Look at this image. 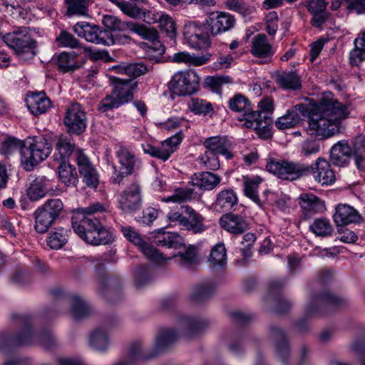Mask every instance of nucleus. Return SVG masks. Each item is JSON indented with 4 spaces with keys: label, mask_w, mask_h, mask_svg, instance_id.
Returning <instances> with one entry per match:
<instances>
[{
    "label": "nucleus",
    "mask_w": 365,
    "mask_h": 365,
    "mask_svg": "<svg viewBox=\"0 0 365 365\" xmlns=\"http://www.w3.org/2000/svg\"><path fill=\"white\" fill-rule=\"evenodd\" d=\"M348 106L329 96H324L308 121V133L319 139L340 134L345 130L344 121L349 117Z\"/></svg>",
    "instance_id": "nucleus-1"
},
{
    "label": "nucleus",
    "mask_w": 365,
    "mask_h": 365,
    "mask_svg": "<svg viewBox=\"0 0 365 365\" xmlns=\"http://www.w3.org/2000/svg\"><path fill=\"white\" fill-rule=\"evenodd\" d=\"M117 73L125 75L130 78H137L148 72V67L143 63H134L118 65L113 68ZM109 81L113 86L111 93L104 97L98 105V110L103 113H108L114 108L131 101L133 97V91L136 88L138 83L132 78L109 76Z\"/></svg>",
    "instance_id": "nucleus-2"
},
{
    "label": "nucleus",
    "mask_w": 365,
    "mask_h": 365,
    "mask_svg": "<svg viewBox=\"0 0 365 365\" xmlns=\"http://www.w3.org/2000/svg\"><path fill=\"white\" fill-rule=\"evenodd\" d=\"M11 317L21 327V331L16 335L8 331L0 334V351H6L16 346L33 344H38L50 350L58 345L57 340L51 331L34 333L31 328L29 317L14 313Z\"/></svg>",
    "instance_id": "nucleus-3"
},
{
    "label": "nucleus",
    "mask_w": 365,
    "mask_h": 365,
    "mask_svg": "<svg viewBox=\"0 0 365 365\" xmlns=\"http://www.w3.org/2000/svg\"><path fill=\"white\" fill-rule=\"evenodd\" d=\"M56 148L58 154L54 155L55 160L58 162L66 160L71 155H73L83 182L89 187L96 188L98 187L99 176L96 168L81 149L75 148L74 144L71 143L69 137L60 135L57 140Z\"/></svg>",
    "instance_id": "nucleus-4"
},
{
    "label": "nucleus",
    "mask_w": 365,
    "mask_h": 365,
    "mask_svg": "<svg viewBox=\"0 0 365 365\" xmlns=\"http://www.w3.org/2000/svg\"><path fill=\"white\" fill-rule=\"evenodd\" d=\"M102 24L110 33L131 31L143 38L149 40L150 44L148 46L147 55L151 60L158 61L165 51V46L158 40V32L153 28L133 21H123L113 15L103 16Z\"/></svg>",
    "instance_id": "nucleus-5"
},
{
    "label": "nucleus",
    "mask_w": 365,
    "mask_h": 365,
    "mask_svg": "<svg viewBox=\"0 0 365 365\" xmlns=\"http://www.w3.org/2000/svg\"><path fill=\"white\" fill-rule=\"evenodd\" d=\"M71 224L74 232L88 244L107 245L113 240L112 233L96 217L73 214Z\"/></svg>",
    "instance_id": "nucleus-6"
},
{
    "label": "nucleus",
    "mask_w": 365,
    "mask_h": 365,
    "mask_svg": "<svg viewBox=\"0 0 365 365\" xmlns=\"http://www.w3.org/2000/svg\"><path fill=\"white\" fill-rule=\"evenodd\" d=\"M3 40L21 59H32L36 54L37 42L31 37L29 27L16 28L6 34Z\"/></svg>",
    "instance_id": "nucleus-7"
},
{
    "label": "nucleus",
    "mask_w": 365,
    "mask_h": 365,
    "mask_svg": "<svg viewBox=\"0 0 365 365\" xmlns=\"http://www.w3.org/2000/svg\"><path fill=\"white\" fill-rule=\"evenodd\" d=\"M51 152V145L43 137L29 138L21 148V163L26 170H31L34 166L44 160Z\"/></svg>",
    "instance_id": "nucleus-8"
},
{
    "label": "nucleus",
    "mask_w": 365,
    "mask_h": 365,
    "mask_svg": "<svg viewBox=\"0 0 365 365\" xmlns=\"http://www.w3.org/2000/svg\"><path fill=\"white\" fill-rule=\"evenodd\" d=\"M203 145L207 150L200 157V160L210 170H215L220 167L217 155H224L227 159L233 157L232 144L225 136L208 138L204 141Z\"/></svg>",
    "instance_id": "nucleus-9"
},
{
    "label": "nucleus",
    "mask_w": 365,
    "mask_h": 365,
    "mask_svg": "<svg viewBox=\"0 0 365 365\" xmlns=\"http://www.w3.org/2000/svg\"><path fill=\"white\" fill-rule=\"evenodd\" d=\"M346 303L345 298L326 290L319 295H313L310 297L304 313L307 317H318L339 308Z\"/></svg>",
    "instance_id": "nucleus-10"
},
{
    "label": "nucleus",
    "mask_w": 365,
    "mask_h": 365,
    "mask_svg": "<svg viewBox=\"0 0 365 365\" xmlns=\"http://www.w3.org/2000/svg\"><path fill=\"white\" fill-rule=\"evenodd\" d=\"M266 168L278 178L289 181L307 176L312 171V168L307 164L285 160H271L267 163Z\"/></svg>",
    "instance_id": "nucleus-11"
},
{
    "label": "nucleus",
    "mask_w": 365,
    "mask_h": 365,
    "mask_svg": "<svg viewBox=\"0 0 365 365\" xmlns=\"http://www.w3.org/2000/svg\"><path fill=\"white\" fill-rule=\"evenodd\" d=\"M184 38L187 43L194 48L205 49L210 45V28L206 24L197 21L185 23L183 29Z\"/></svg>",
    "instance_id": "nucleus-12"
},
{
    "label": "nucleus",
    "mask_w": 365,
    "mask_h": 365,
    "mask_svg": "<svg viewBox=\"0 0 365 365\" xmlns=\"http://www.w3.org/2000/svg\"><path fill=\"white\" fill-rule=\"evenodd\" d=\"M120 163L118 169L113 167L112 181L114 184H123V179L134 173L139 168L140 161L128 148L120 147L116 151Z\"/></svg>",
    "instance_id": "nucleus-13"
},
{
    "label": "nucleus",
    "mask_w": 365,
    "mask_h": 365,
    "mask_svg": "<svg viewBox=\"0 0 365 365\" xmlns=\"http://www.w3.org/2000/svg\"><path fill=\"white\" fill-rule=\"evenodd\" d=\"M200 77L194 70L176 73L169 82L170 89L176 95L187 96L198 90Z\"/></svg>",
    "instance_id": "nucleus-14"
},
{
    "label": "nucleus",
    "mask_w": 365,
    "mask_h": 365,
    "mask_svg": "<svg viewBox=\"0 0 365 365\" xmlns=\"http://www.w3.org/2000/svg\"><path fill=\"white\" fill-rule=\"evenodd\" d=\"M63 123L68 133L79 135L87 128V114L78 103H73L66 109Z\"/></svg>",
    "instance_id": "nucleus-15"
},
{
    "label": "nucleus",
    "mask_w": 365,
    "mask_h": 365,
    "mask_svg": "<svg viewBox=\"0 0 365 365\" xmlns=\"http://www.w3.org/2000/svg\"><path fill=\"white\" fill-rule=\"evenodd\" d=\"M73 31L78 36L83 37L91 43L107 46L114 43L111 34L97 25L86 22L77 23L73 26Z\"/></svg>",
    "instance_id": "nucleus-16"
},
{
    "label": "nucleus",
    "mask_w": 365,
    "mask_h": 365,
    "mask_svg": "<svg viewBox=\"0 0 365 365\" xmlns=\"http://www.w3.org/2000/svg\"><path fill=\"white\" fill-rule=\"evenodd\" d=\"M142 207L141 187L133 182L121 192L118 197V207L125 214L133 215Z\"/></svg>",
    "instance_id": "nucleus-17"
},
{
    "label": "nucleus",
    "mask_w": 365,
    "mask_h": 365,
    "mask_svg": "<svg viewBox=\"0 0 365 365\" xmlns=\"http://www.w3.org/2000/svg\"><path fill=\"white\" fill-rule=\"evenodd\" d=\"M212 36H217L232 29L235 25L234 16L223 11H212L205 19Z\"/></svg>",
    "instance_id": "nucleus-18"
},
{
    "label": "nucleus",
    "mask_w": 365,
    "mask_h": 365,
    "mask_svg": "<svg viewBox=\"0 0 365 365\" xmlns=\"http://www.w3.org/2000/svg\"><path fill=\"white\" fill-rule=\"evenodd\" d=\"M121 232L123 235L132 243L139 247L141 252L150 260L156 262H163L165 258L163 255L155 249L153 245L145 242L140 235L130 226L121 227Z\"/></svg>",
    "instance_id": "nucleus-19"
},
{
    "label": "nucleus",
    "mask_w": 365,
    "mask_h": 365,
    "mask_svg": "<svg viewBox=\"0 0 365 365\" xmlns=\"http://www.w3.org/2000/svg\"><path fill=\"white\" fill-rule=\"evenodd\" d=\"M51 294L55 299H62L64 302L71 303L72 316L76 319L88 317L91 312L88 304L77 295L66 294L61 289H53Z\"/></svg>",
    "instance_id": "nucleus-20"
},
{
    "label": "nucleus",
    "mask_w": 365,
    "mask_h": 365,
    "mask_svg": "<svg viewBox=\"0 0 365 365\" xmlns=\"http://www.w3.org/2000/svg\"><path fill=\"white\" fill-rule=\"evenodd\" d=\"M269 339L274 344L277 355L282 363L288 365L290 349L284 331L277 325H271L269 329Z\"/></svg>",
    "instance_id": "nucleus-21"
},
{
    "label": "nucleus",
    "mask_w": 365,
    "mask_h": 365,
    "mask_svg": "<svg viewBox=\"0 0 365 365\" xmlns=\"http://www.w3.org/2000/svg\"><path fill=\"white\" fill-rule=\"evenodd\" d=\"M118 324L115 317H111L105 320L103 327H100L91 331L88 339L89 346L98 351H106L109 344V337L106 329H111Z\"/></svg>",
    "instance_id": "nucleus-22"
},
{
    "label": "nucleus",
    "mask_w": 365,
    "mask_h": 365,
    "mask_svg": "<svg viewBox=\"0 0 365 365\" xmlns=\"http://www.w3.org/2000/svg\"><path fill=\"white\" fill-rule=\"evenodd\" d=\"M272 116H268L266 113L263 115L260 113L250 114L249 120L245 123L246 127L255 129L259 136L264 140L272 137Z\"/></svg>",
    "instance_id": "nucleus-23"
},
{
    "label": "nucleus",
    "mask_w": 365,
    "mask_h": 365,
    "mask_svg": "<svg viewBox=\"0 0 365 365\" xmlns=\"http://www.w3.org/2000/svg\"><path fill=\"white\" fill-rule=\"evenodd\" d=\"M220 226L232 235H241L249 229V224L245 217L228 212L219 220Z\"/></svg>",
    "instance_id": "nucleus-24"
},
{
    "label": "nucleus",
    "mask_w": 365,
    "mask_h": 365,
    "mask_svg": "<svg viewBox=\"0 0 365 365\" xmlns=\"http://www.w3.org/2000/svg\"><path fill=\"white\" fill-rule=\"evenodd\" d=\"M307 112V106L303 103L297 104L290 109H288L286 113L278 118L275 121V126L279 130H286L294 128L297 125L302 115H305Z\"/></svg>",
    "instance_id": "nucleus-25"
},
{
    "label": "nucleus",
    "mask_w": 365,
    "mask_h": 365,
    "mask_svg": "<svg viewBox=\"0 0 365 365\" xmlns=\"http://www.w3.org/2000/svg\"><path fill=\"white\" fill-rule=\"evenodd\" d=\"M182 209L185 211L183 230L193 234H201L207 230L205 217L200 213L189 205H182Z\"/></svg>",
    "instance_id": "nucleus-26"
},
{
    "label": "nucleus",
    "mask_w": 365,
    "mask_h": 365,
    "mask_svg": "<svg viewBox=\"0 0 365 365\" xmlns=\"http://www.w3.org/2000/svg\"><path fill=\"white\" fill-rule=\"evenodd\" d=\"M304 6L312 15V25L316 28H321L329 16V13L327 10V2L325 0H308Z\"/></svg>",
    "instance_id": "nucleus-27"
},
{
    "label": "nucleus",
    "mask_w": 365,
    "mask_h": 365,
    "mask_svg": "<svg viewBox=\"0 0 365 365\" xmlns=\"http://www.w3.org/2000/svg\"><path fill=\"white\" fill-rule=\"evenodd\" d=\"M208 325V321L200 318L184 316L179 320L180 332L187 338H191L198 334L207 328Z\"/></svg>",
    "instance_id": "nucleus-28"
},
{
    "label": "nucleus",
    "mask_w": 365,
    "mask_h": 365,
    "mask_svg": "<svg viewBox=\"0 0 365 365\" xmlns=\"http://www.w3.org/2000/svg\"><path fill=\"white\" fill-rule=\"evenodd\" d=\"M312 168V171L309 175H312L313 178L319 183L323 185H329L332 183L335 180L334 171L330 168L328 161L322 158H319L314 165H309Z\"/></svg>",
    "instance_id": "nucleus-29"
},
{
    "label": "nucleus",
    "mask_w": 365,
    "mask_h": 365,
    "mask_svg": "<svg viewBox=\"0 0 365 365\" xmlns=\"http://www.w3.org/2000/svg\"><path fill=\"white\" fill-rule=\"evenodd\" d=\"M361 218L362 217L353 207L346 204L338 205L333 215L334 221L337 227L358 222Z\"/></svg>",
    "instance_id": "nucleus-30"
},
{
    "label": "nucleus",
    "mask_w": 365,
    "mask_h": 365,
    "mask_svg": "<svg viewBox=\"0 0 365 365\" xmlns=\"http://www.w3.org/2000/svg\"><path fill=\"white\" fill-rule=\"evenodd\" d=\"M299 203L304 211L302 219L306 220L315 213L322 212L325 210L323 200L312 193H302L299 197Z\"/></svg>",
    "instance_id": "nucleus-31"
},
{
    "label": "nucleus",
    "mask_w": 365,
    "mask_h": 365,
    "mask_svg": "<svg viewBox=\"0 0 365 365\" xmlns=\"http://www.w3.org/2000/svg\"><path fill=\"white\" fill-rule=\"evenodd\" d=\"M237 203L238 197L235 191L232 188H225L217 194L213 207L217 212H228Z\"/></svg>",
    "instance_id": "nucleus-32"
},
{
    "label": "nucleus",
    "mask_w": 365,
    "mask_h": 365,
    "mask_svg": "<svg viewBox=\"0 0 365 365\" xmlns=\"http://www.w3.org/2000/svg\"><path fill=\"white\" fill-rule=\"evenodd\" d=\"M352 150L346 140H340L334 144L330 152V161L336 166H345L350 160Z\"/></svg>",
    "instance_id": "nucleus-33"
},
{
    "label": "nucleus",
    "mask_w": 365,
    "mask_h": 365,
    "mask_svg": "<svg viewBox=\"0 0 365 365\" xmlns=\"http://www.w3.org/2000/svg\"><path fill=\"white\" fill-rule=\"evenodd\" d=\"M51 190L50 180L46 176L36 178L26 190V195L31 201L44 197Z\"/></svg>",
    "instance_id": "nucleus-34"
},
{
    "label": "nucleus",
    "mask_w": 365,
    "mask_h": 365,
    "mask_svg": "<svg viewBox=\"0 0 365 365\" xmlns=\"http://www.w3.org/2000/svg\"><path fill=\"white\" fill-rule=\"evenodd\" d=\"M84 61V59H77V55L73 51L61 52L56 58L58 70L63 73L75 71L83 66Z\"/></svg>",
    "instance_id": "nucleus-35"
},
{
    "label": "nucleus",
    "mask_w": 365,
    "mask_h": 365,
    "mask_svg": "<svg viewBox=\"0 0 365 365\" xmlns=\"http://www.w3.org/2000/svg\"><path fill=\"white\" fill-rule=\"evenodd\" d=\"M26 102L29 110L34 115L46 113L51 107V101L44 92L32 93L26 98Z\"/></svg>",
    "instance_id": "nucleus-36"
},
{
    "label": "nucleus",
    "mask_w": 365,
    "mask_h": 365,
    "mask_svg": "<svg viewBox=\"0 0 365 365\" xmlns=\"http://www.w3.org/2000/svg\"><path fill=\"white\" fill-rule=\"evenodd\" d=\"M221 180L220 176L211 172L197 173L191 177L192 185L202 190L215 189L220 183Z\"/></svg>",
    "instance_id": "nucleus-37"
},
{
    "label": "nucleus",
    "mask_w": 365,
    "mask_h": 365,
    "mask_svg": "<svg viewBox=\"0 0 365 365\" xmlns=\"http://www.w3.org/2000/svg\"><path fill=\"white\" fill-rule=\"evenodd\" d=\"M250 52L258 58H271L273 55L272 47L267 41L266 35L260 34L252 39Z\"/></svg>",
    "instance_id": "nucleus-38"
},
{
    "label": "nucleus",
    "mask_w": 365,
    "mask_h": 365,
    "mask_svg": "<svg viewBox=\"0 0 365 365\" xmlns=\"http://www.w3.org/2000/svg\"><path fill=\"white\" fill-rule=\"evenodd\" d=\"M276 83L285 90H299L301 88L300 77L293 71H277L274 76Z\"/></svg>",
    "instance_id": "nucleus-39"
},
{
    "label": "nucleus",
    "mask_w": 365,
    "mask_h": 365,
    "mask_svg": "<svg viewBox=\"0 0 365 365\" xmlns=\"http://www.w3.org/2000/svg\"><path fill=\"white\" fill-rule=\"evenodd\" d=\"M153 242L158 246L178 248L183 243V238L178 232L158 231L153 237Z\"/></svg>",
    "instance_id": "nucleus-40"
},
{
    "label": "nucleus",
    "mask_w": 365,
    "mask_h": 365,
    "mask_svg": "<svg viewBox=\"0 0 365 365\" xmlns=\"http://www.w3.org/2000/svg\"><path fill=\"white\" fill-rule=\"evenodd\" d=\"M58 167V178L67 187H76L78 182V176L76 168L66 160L59 162Z\"/></svg>",
    "instance_id": "nucleus-41"
},
{
    "label": "nucleus",
    "mask_w": 365,
    "mask_h": 365,
    "mask_svg": "<svg viewBox=\"0 0 365 365\" xmlns=\"http://www.w3.org/2000/svg\"><path fill=\"white\" fill-rule=\"evenodd\" d=\"M211 57L210 53L200 56L190 54L187 51H181L174 53L172 61L175 63H185L189 66H200L207 63Z\"/></svg>",
    "instance_id": "nucleus-42"
},
{
    "label": "nucleus",
    "mask_w": 365,
    "mask_h": 365,
    "mask_svg": "<svg viewBox=\"0 0 365 365\" xmlns=\"http://www.w3.org/2000/svg\"><path fill=\"white\" fill-rule=\"evenodd\" d=\"M228 106L232 111L242 113L245 122L249 120V115L254 113L250 103L242 94H236L231 98Z\"/></svg>",
    "instance_id": "nucleus-43"
},
{
    "label": "nucleus",
    "mask_w": 365,
    "mask_h": 365,
    "mask_svg": "<svg viewBox=\"0 0 365 365\" xmlns=\"http://www.w3.org/2000/svg\"><path fill=\"white\" fill-rule=\"evenodd\" d=\"M216 289V284L213 281L203 282L196 285L191 295L192 300L201 303L210 299Z\"/></svg>",
    "instance_id": "nucleus-44"
},
{
    "label": "nucleus",
    "mask_w": 365,
    "mask_h": 365,
    "mask_svg": "<svg viewBox=\"0 0 365 365\" xmlns=\"http://www.w3.org/2000/svg\"><path fill=\"white\" fill-rule=\"evenodd\" d=\"M66 8V14L72 16H87L91 0H64Z\"/></svg>",
    "instance_id": "nucleus-45"
},
{
    "label": "nucleus",
    "mask_w": 365,
    "mask_h": 365,
    "mask_svg": "<svg viewBox=\"0 0 365 365\" xmlns=\"http://www.w3.org/2000/svg\"><path fill=\"white\" fill-rule=\"evenodd\" d=\"M261 182V178L257 176L252 178H244L243 182L245 195L259 206L261 205V200L258 195V188Z\"/></svg>",
    "instance_id": "nucleus-46"
},
{
    "label": "nucleus",
    "mask_w": 365,
    "mask_h": 365,
    "mask_svg": "<svg viewBox=\"0 0 365 365\" xmlns=\"http://www.w3.org/2000/svg\"><path fill=\"white\" fill-rule=\"evenodd\" d=\"M34 216L35 219L34 228L38 233L47 232L56 220L39 207L35 210Z\"/></svg>",
    "instance_id": "nucleus-47"
},
{
    "label": "nucleus",
    "mask_w": 365,
    "mask_h": 365,
    "mask_svg": "<svg viewBox=\"0 0 365 365\" xmlns=\"http://www.w3.org/2000/svg\"><path fill=\"white\" fill-rule=\"evenodd\" d=\"M178 333L172 328H161L155 339V347L163 350L177 340Z\"/></svg>",
    "instance_id": "nucleus-48"
},
{
    "label": "nucleus",
    "mask_w": 365,
    "mask_h": 365,
    "mask_svg": "<svg viewBox=\"0 0 365 365\" xmlns=\"http://www.w3.org/2000/svg\"><path fill=\"white\" fill-rule=\"evenodd\" d=\"M309 230L316 236L327 237L332 234L334 229L329 220L319 217L310 224Z\"/></svg>",
    "instance_id": "nucleus-49"
},
{
    "label": "nucleus",
    "mask_w": 365,
    "mask_h": 365,
    "mask_svg": "<svg viewBox=\"0 0 365 365\" xmlns=\"http://www.w3.org/2000/svg\"><path fill=\"white\" fill-rule=\"evenodd\" d=\"M227 259L226 249L222 243L217 244L211 250L208 262L211 267H222Z\"/></svg>",
    "instance_id": "nucleus-50"
},
{
    "label": "nucleus",
    "mask_w": 365,
    "mask_h": 365,
    "mask_svg": "<svg viewBox=\"0 0 365 365\" xmlns=\"http://www.w3.org/2000/svg\"><path fill=\"white\" fill-rule=\"evenodd\" d=\"M68 231L63 227L55 229L47 237V245L53 250L61 248L68 240Z\"/></svg>",
    "instance_id": "nucleus-51"
},
{
    "label": "nucleus",
    "mask_w": 365,
    "mask_h": 365,
    "mask_svg": "<svg viewBox=\"0 0 365 365\" xmlns=\"http://www.w3.org/2000/svg\"><path fill=\"white\" fill-rule=\"evenodd\" d=\"M174 257L180 265L185 268L190 267L197 261L196 250L193 246L185 248L183 252H180Z\"/></svg>",
    "instance_id": "nucleus-52"
},
{
    "label": "nucleus",
    "mask_w": 365,
    "mask_h": 365,
    "mask_svg": "<svg viewBox=\"0 0 365 365\" xmlns=\"http://www.w3.org/2000/svg\"><path fill=\"white\" fill-rule=\"evenodd\" d=\"M195 192L192 188H178L175 190L173 194L163 199L166 202H173L182 203L190 201L195 197Z\"/></svg>",
    "instance_id": "nucleus-53"
},
{
    "label": "nucleus",
    "mask_w": 365,
    "mask_h": 365,
    "mask_svg": "<svg viewBox=\"0 0 365 365\" xmlns=\"http://www.w3.org/2000/svg\"><path fill=\"white\" fill-rule=\"evenodd\" d=\"M232 83V79L229 76H207L205 80V86L216 93H221L222 85Z\"/></svg>",
    "instance_id": "nucleus-54"
},
{
    "label": "nucleus",
    "mask_w": 365,
    "mask_h": 365,
    "mask_svg": "<svg viewBox=\"0 0 365 365\" xmlns=\"http://www.w3.org/2000/svg\"><path fill=\"white\" fill-rule=\"evenodd\" d=\"M39 207L57 220L63 210V204L60 199L52 198L47 200Z\"/></svg>",
    "instance_id": "nucleus-55"
},
{
    "label": "nucleus",
    "mask_w": 365,
    "mask_h": 365,
    "mask_svg": "<svg viewBox=\"0 0 365 365\" xmlns=\"http://www.w3.org/2000/svg\"><path fill=\"white\" fill-rule=\"evenodd\" d=\"M134 277L138 289L149 283L152 277L150 268L146 265H139L134 271Z\"/></svg>",
    "instance_id": "nucleus-56"
},
{
    "label": "nucleus",
    "mask_w": 365,
    "mask_h": 365,
    "mask_svg": "<svg viewBox=\"0 0 365 365\" xmlns=\"http://www.w3.org/2000/svg\"><path fill=\"white\" fill-rule=\"evenodd\" d=\"M225 7L231 11L237 12L243 16L250 15L255 10L253 6H251L242 0H225Z\"/></svg>",
    "instance_id": "nucleus-57"
},
{
    "label": "nucleus",
    "mask_w": 365,
    "mask_h": 365,
    "mask_svg": "<svg viewBox=\"0 0 365 365\" xmlns=\"http://www.w3.org/2000/svg\"><path fill=\"white\" fill-rule=\"evenodd\" d=\"M108 208V206L104 204L96 202L88 207L77 209L74 211L73 214L81 213L82 215H84V217H94V215L107 212Z\"/></svg>",
    "instance_id": "nucleus-58"
},
{
    "label": "nucleus",
    "mask_w": 365,
    "mask_h": 365,
    "mask_svg": "<svg viewBox=\"0 0 365 365\" xmlns=\"http://www.w3.org/2000/svg\"><path fill=\"white\" fill-rule=\"evenodd\" d=\"M157 22L159 23V27L171 38L175 36V24L170 16L167 14H160L159 17H158Z\"/></svg>",
    "instance_id": "nucleus-59"
},
{
    "label": "nucleus",
    "mask_w": 365,
    "mask_h": 365,
    "mask_svg": "<svg viewBox=\"0 0 365 365\" xmlns=\"http://www.w3.org/2000/svg\"><path fill=\"white\" fill-rule=\"evenodd\" d=\"M190 110L197 115H207L213 110L212 105L205 100L192 98L190 105Z\"/></svg>",
    "instance_id": "nucleus-60"
},
{
    "label": "nucleus",
    "mask_w": 365,
    "mask_h": 365,
    "mask_svg": "<svg viewBox=\"0 0 365 365\" xmlns=\"http://www.w3.org/2000/svg\"><path fill=\"white\" fill-rule=\"evenodd\" d=\"M24 147V142L15 138H8L2 143L1 151L4 155H10L14 152L19 151L21 155V148Z\"/></svg>",
    "instance_id": "nucleus-61"
},
{
    "label": "nucleus",
    "mask_w": 365,
    "mask_h": 365,
    "mask_svg": "<svg viewBox=\"0 0 365 365\" xmlns=\"http://www.w3.org/2000/svg\"><path fill=\"white\" fill-rule=\"evenodd\" d=\"M98 292L103 295L104 294V291L108 289V291L112 292L113 289L117 288L118 284H119V279L115 277H106L101 276L98 280Z\"/></svg>",
    "instance_id": "nucleus-62"
},
{
    "label": "nucleus",
    "mask_w": 365,
    "mask_h": 365,
    "mask_svg": "<svg viewBox=\"0 0 365 365\" xmlns=\"http://www.w3.org/2000/svg\"><path fill=\"white\" fill-rule=\"evenodd\" d=\"M185 211L182 210V206L179 209L171 210L166 215L167 221L170 225H178L183 228L185 222Z\"/></svg>",
    "instance_id": "nucleus-63"
},
{
    "label": "nucleus",
    "mask_w": 365,
    "mask_h": 365,
    "mask_svg": "<svg viewBox=\"0 0 365 365\" xmlns=\"http://www.w3.org/2000/svg\"><path fill=\"white\" fill-rule=\"evenodd\" d=\"M56 41L60 45L64 47H69L71 48L80 47L79 41L66 31H62L56 37Z\"/></svg>",
    "instance_id": "nucleus-64"
}]
</instances>
